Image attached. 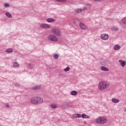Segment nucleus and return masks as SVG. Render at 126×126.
I'll use <instances>...</instances> for the list:
<instances>
[{
	"instance_id": "f8f14e48",
	"label": "nucleus",
	"mask_w": 126,
	"mask_h": 126,
	"mask_svg": "<svg viewBox=\"0 0 126 126\" xmlns=\"http://www.w3.org/2000/svg\"><path fill=\"white\" fill-rule=\"evenodd\" d=\"M47 22L51 23V22H55V20L54 18H50L47 19Z\"/></svg>"
},
{
	"instance_id": "412c9836",
	"label": "nucleus",
	"mask_w": 126,
	"mask_h": 126,
	"mask_svg": "<svg viewBox=\"0 0 126 126\" xmlns=\"http://www.w3.org/2000/svg\"><path fill=\"white\" fill-rule=\"evenodd\" d=\"M122 23L123 24H125L126 25V17H124L122 20Z\"/></svg>"
},
{
	"instance_id": "7ed1b4c3",
	"label": "nucleus",
	"mask_w": 126,
	"mask_h": 126,
	"mask_svg": "<svg viewBox=\"0 0 126 126\" xmlns=\"http://www.w3.org/2000/svg\"><path fill=\"white\" fill-rule=\"evenodd\" d=\"M107 118L105 117L100 116L95 119V123L100 125H104L107 123Z\"/></svg>"
},
{
	"instance_id": "cd10ccee",
	"label": "nucleus",
	"mask_w": 126,
	"mask_h": 126,
	"mask_svg": "<svg viewBox=\"0 0 126 126\" xmlns=\"http://www.w3.org/2000/svg\"><path fill=\"white\" fill-rule=\"evenodd\" d=\"M87 5H88V6H91V4L88 3H87Z\"/></svg>"
},
{
	"instance_id": "423d86ee",
	"label": "nucleus",
	"mask_w": 126,
	"mask_h": 126,
	"mask_svg": "<svg viewBox=\"0 0 126 126\" xmlns=\"http://www.w3.org/2000/svg\"><path fill=\"white\" fill-rule=\"evenodd\" d=\"M41 28L42 29H50L51 28V26L48 24H41L40 25Z\"/></svg>"
},
{
	"instance_id": "ddd939ff",
	"label": "nucleus",
	"mask_w": 126,
	"mask_h": 126,
	"mask_svg": "<svg viewBox=\"0 0 126 126\" xmlns=\"http://www.w3.org/2000/svg\"><path fill=\"white\" fill-rule=\"evenodd\" d=\"M120 49H121V46L119 45H116L114 47V50H115V51H118L120 50Z\"/></svg>"
},
{
	"instance_id": "9b49d317",
	"label": "nucleus",
	"mask_w": 126,
	"mask_h": 126,
	"mask_svg": "<svg viewBox=\"0 0 126 126\" xmlns=\"http://www.w3.org/2000/svg\"><path fill=\"white\" fill-rule=\"evenodd\" d=\"M73 117L74 119H76V118H81V115L80 114H75L74 115H73Z\"/></svg>"
},
{
	"instance_id": "9d476101",
	"label": "nucleus",
	"mask_w": 126,
	"mask_h": 126,
	"mask_svg": "<svg viewBox=\"0 0 126 126\" xmlns=\"http://www.w3.org/2000/svg\"><path fill=\"white\" fill-rule=\"evenodd\" d=\"M81 116L83 119H90V117L85 114H82Z\"/></svg>"
},
{
	"instance_id": "b1692460",
	"label": "nucleus",
	"mask_w": 126,
	"mask_h": 126,
	"mask_svg": "<svg viewBox=\"0 0 126 126\" xmlns=\"http://www.w3.org/2000/svg\"><path fill=\"white\" fill-rule=\"evenodd\" d=\"M56 1H58V2H65L66 0H55Z\"/></svg>"
},
{
	"instance_id": "1a4fd4ad",
	"label": "nucleus",
	"mask_w": 126,
	"mask_h": 126,
	"mask_svg": "<svg viewBox=\"0 0 126 126\" xmlns=\"http://www.w3.org/2000/svg\"><path fill=\"white\" fill-rule=\"evenodd\" d=\"M41 85L34 86L32 87L33 90H40L41 89Z\"/></svg>"
},
{
	"instance_id": "39448f33",
	"label": "nucleus",
	"mask_w": 126,
	"mask_h": 126,
	"mask_svg": "<svg viewBox=\"0 0 126 126\" xmlns=\"http://www.w3.org/2000/svg\"><path fill=\"white\" fill-rule=\"evenodd\" d=\"M48 39L49 41H52L53 42H58V38L56 35L54 34L50 35L48 36Z\"/></svg>"
},
{
	"instance_id": "0eeeda50",
	"label": "nucleus",
	"mask_w": 126,
	"mask_h": 126,
	"mask_svg": "<svg viewBox=\"0 0 126 126\" xmlns=\"http://www.w3.org/2000/svg\"><path fill=\"white\" fill-rule=\"evenodd\" d=\"M100 37L102 40H108L109 39V35L107 33H103L101 35Z\"/></svg>"
},
{
	"instance_id": "2eb2a0df",
	"label": "nucleus",
	"mask_w": 126,
	"mask_h": 126,
	"mask_svg": "<svg viewBox=\"0 0 126 126\" xmlns=\"http://www.w3.org/2000/svg\"><path fill=\"white\" fill-rule=\"evenodd\" d=\"M119 63L121 64V65L123 67H125L126 65V62L125 61L119 60Z\"/></svg>"
},
{
	"instance_id": "5701e85b",
	"label": "nucleus",
	"mask_w": 126,
	"mask_h": 126,
	"mask_svg": "<svg viewBox=\"0 0 126 126\" xmlns=\"http://www.w3.org/2000/svg\"><path fill=\"white\" fill-rule=\"evenodd\" d=\"M51 107H52L53 109H57V108H58V106L56 104H51Z\"/></svg>"
},
{
	"instance_id": "6ab92c4d",
	"label": "nucleus",
	"mask_w": 126,
	"mask_h": 126,
	"mask_svg": "<svg viewBox=\"0 0 126 126\" xmlns=\"http://www.w3.org/2000/svg\"><path fill=\"white\" fill-rule=\"evenodd\" d=\"M71 94L72 95V96H76V95H77V92L76 91H72L71 92Z\"/></svg>"
},
{
	"instance_id": "c85d7f7f",
	"label": "nucleus",
	"mask_w": 126,
	"mask_h": 126,
	"mask_svg": "<svg viewBox=\"0 0 126 126\" xmlns=\"http://www.w3.org/2000/svg\"><path fill=\"white\" fill-rule=\"evenodd\" d=\"M15 86H16L17 87H19V84H15Z\"/></svg>"
},
{
	"instance_id": "f03ea898",
	"label": "nucleus",
	"mask_w": 126,
	"mask_h": 126,
	"mask_svg": "<svg viewBox=\"0 0 126 126\" xmlns=\"http://www.w3.org/2000/svg\"><path fill=\"white\" fill-rule=\"evenodd\" d=\"M109 86H110V85L105 81H101L98 83V89L99 90L107 89Z\"/></svg>"
},
{
	"instance_id": "a211bd4d",
	"label": "nucleus",
	"mask_w": 126,
	"mask_h": 126,
	"mask_svg": "<svg viewBox=\"0 0 126 126\" xmlns=\"http://www.w3.org/2000/svg\"><path fill=\"white\" fill-rule=\"evenodd\" d=\"M6 53H9L10 54L11 53H12L13 52V50H12V48H9L8 49H6L5 51Z\"/></svg>"
},
{
	"instance_id": "aec40b11",
	"label": "nucleus",
	"mask_w": 126,
	"mask_h": 126,
	"mask_svg": "<svg viewBox=\"0 0 126 126\" xmlns=\"http://www.w3.org/2000/svg\"><path fill=\"white\" fill-rule=\"evenodd\" d=\"M13 65L14 67H19V64L17 62H14Z\"/></svg>"
},
{
	"instance_id": "bb28decb",
	"label": "nucleus",
	"mask_w": 126,
	"mask_h": 126,
	"mask_svg": "<svg viewBox=\"0 0 126 126\" xmlns=\"http://www.w3.org/2000/svg\"><path fill=\"white\" fill-rule=\"evenodd\" d=\"M5 7H9V4L8 3H6L4 4Z\"/></svg>"
},
{
	"instance_id": "c756f323",
	"label": "nucleus",
	"mask_w": 126,
	"mask_h": 126,
	"mask_svg": "<svg viewBox=\"0 0 126 126\" xmlns=\"http://www.w3.org/2000/svg\"><path fill=\"white\" fill-rule=\"evenodd\" d=\"M115 30L116 31H119V29H118V28H115Z\"/></svg>"
},
{
	"instance_id": "393cba45",
	"label": "nucleus",
	"mask_w": 126,
	"mask_h": 126,
	"mask_svg": "<svg viewBox=\"0 0 126 126\" xmlns=\"http://www.w3.org/2000/svg\"><path fill=\"white\" fill-rule=\"evenodd\" d=\"M54 58L55 59V60H58V59H59V55L58 54H55L54 55Z\"/></svg>"
},
{
	"instance_id": "a878e982",
	"label": "nucleus",
	"mask_w": 126,
	"mask_h": 126,
	"mask_svg": "<svg viewBox=\"0 0 126 126\" xmlns=\"http://www.w3.org/2000/svg\"><path fill=\"white\" fill-rule=\"evenodd\" d=\"M81 11H82V9H78L75 11V12L77 13L81 12Z\"/></svg>"
},
{
	"instance_id": "4468645a",
	"label": "nucleus",
	"mask_w": 126,
	"mask_h": 126,
	"mask_svg": "<svg viewBox=\"0 0 126 126\" xmlns=\"http://www.w3.org/2000/svg\"><path fill=\"white\" fill-rule=\"evenodd\" d=\"M101 69L103 71H109V68H108L104 66H102L101 67Z\"/></svg>"
},
{
	"instance_id": "dca6fc26",
	"label": "nucleus",
	"mask_w": 126,
	"mask_h": 126,
	"mask_svg": "<svg viewBox=\"0 0 126 126\" xmlns=\"http://www.w3.org/2000/svg\"><path fill=\"white\" fill-rule=\"evenodd\" d=\"M5 15L6 16H7V17H8V18H12V16L11 15V14H10L8 12L5 13Z\"/></svg>"
},
{
	"instance_id": "6e6552de",
	"label": "nucleus",
	"mask_w": 126,
	"mask_h": 126,
	"mask_svg": "<svg viewBox=\"0 0 126 126\" xmlns=\"http://www.w3.org/2000/svg\"><path fill=\"white\" fill-rule=\"evenodd\" d=\"M80 27L83 30H86V29H88V27L87 26L85 25V24H83V23H80Z\"/></svg>"
},
{
	"instance_id": "f3484780",
	"label": "nucleus",
	"mask_w": 126,
	"mask_h": 126,
	"mask_svg": "<svg viewBox=\"0 0 126 126\" xmlns=\"http://www.w3.org/2000/svg\"><path fill=\"white\" fill-rule=\"evenodd\" d=\"M112 101L113 102V103H119L120 102V99L117 98H112Z\"/></svg>"
},
{
	"instance_id": "7c9ffc66",
	"label": "nucleus",
	"mask_w": 126,
	"mask_h": 126,
	"mask_svg": "<svg viewBox=\"0 0 126 126\" xmlns=\"http://www.w3.org/2000/svg\"><path fill=\"white\" fill-rule=\"evenodd\" d=\"M6 107H8V108H9V107H10L9 104H7V105H6Z\"/></svg>"
},
{
	"instance_id": "f257e3e1",
	"label": "nucleus",
	"mask_w": 126,
	"mask_h": 126,
	"mask_svg": "<svg viewBox=\"0 0 126 126\" xmlns=\"http://www.w3.org/2000/svg\"><path fill=\"white\" fill-rule=\"evenodd\" d=\"M43 102H44L43 98L40 97L34 96L31 99V103L34 105H40L42 104Z\"/></svg>"
},
{
	"instance_id": "2f4dec72",
	"label": "nucleus",
	"mask_w": 126,
	"mask_h": 126,
	"mask_svg": "<svg viewBox=\"0 0 126 126\" xmlns=\"http://www.w3.org/2000/svg\"><path fill=\"white\" fill-rule=\"evenodd\" d=\"M73 24H75V21H73Z\"/></svg>"
},
{
	"instance_id": "4be33fe9",
	"label": "nucleus",
	"mask_w": 126,
	"mask_h": 126,
	"mask_svg": "<svg viewBox=\"0 0 126 126\" xmlns=\"http://www.w3.org/2000/svg\"><path fill=\"white\" fill-rule=\"evenodd\" d=\"M69 69H70V67H69V66H67L66 67V68L63 69V70H64V71L66 72L68 71L69 70Z\"/></svg>"
},
{
	"instance_id": "20e7f679",
	"label": "nucleus",
	"mask_w": 126,
	"mask_h": 126,
	"mask_svg": "<svg viewBox=\"0 0 126 126\" xmlns=\"http://www.w3.org/2000/svg\"><path fill=\"white\" fill-rule=\"evenodd\" d=\"M52 33L56 35V36H61L62 35V32L59 30L58 28H54L51 30Z\"/></svg>"
}]
</instances>
